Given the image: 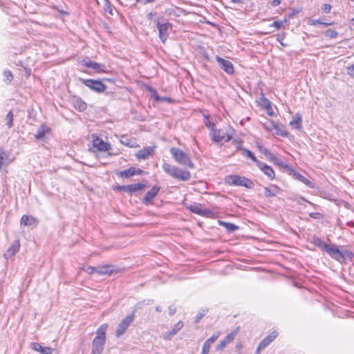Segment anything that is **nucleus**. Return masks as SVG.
I'll return each instance as SVG.
<instances>
[{"label": "nucleus", "instance_id": "nucleus-1", "mask_svg": "<svg viewBox=\"0 0 354 354\" xmlns=\"http://www.w3.org/2000/svg\"><path fill=\"white\" fill-rule=\"evenodd\" d=\"M162 169L170 176L182 181L189 180L191 178V174L189 171L184 170L167 162L163 163Z\"/></svg>", "mask_w": 354, "mask_h": 354}, {"label": "nucleus", "instance_id": "nucleus-2", "mask_svg": "<svg viewBox=\"0 0 354 354\" xmlns=\"http://www.w3.org/2000/svg\"><path fill=\"white\" fill-rule=\"evenodd\" d=\"M170 153L175 161L178 164L186 166L189 169H193L194 167V164L192 161L189 156L182 149L176 147H171L170 149Z\"/></svg>", "mask_w": 354, "mask_h": 354}, {"label": "nucleus", "instance_id": "nucleus-3", "mask_svg": "<svg viewBox=\"0 0 354 354\" xmlns=\"http://www.w3.org/2000/svg\"><path fill=\"white\" fill-rule=\"evenodd\" d=\"M225 182L230 185L243 186L248 189L254 187V183L244 177L239 175H230L225 178Z\"/></svg>", "mask_w": 354, "mask_h": 354}, {"label": "nucleus", "instance_id": "nucleus-4", "mask_svg": "<svg viewBox=\"0 0 354 354\" xmlns=\"http://www.w3.org/2000/svg\"><path fill=\"white\" fill-rule=\"evenodd\" d=\"M80 80L86 86L94 92L100 93H103L106 89V86L100 80H95L92 79H80Z\"/></svg>", "mask_w": 354, "mask_h": 354}, {"label": "nucleus", "instance_id": "nucleus-5", "mask_svg": "<svg viewBox=\"0 0 354 354\" xmlns=\"http://www.w3.org/2000/svg\"><path fill=\"white\" fill-rule=\"evenodd\" d=\"M135 318L134 313L127 315L118 324L115 331V335L118 337L122 336L127 330L129 326L133 322Z\"/></svg>", "mask_w": 354, "mask_h": 354}, {"label": "nucleus", "instance_id": "nucleus-6", "mask_svg": "<svg viewBox=\"0 0 354 354\" xmlns=\"http://www.w3.org/2000/svg\"><path fill=\"white\" fill-rule=\"evenodd\" d=\"M156 27L158 30V37L162 43H165L169 36L168 30L172 27L170 23L161 24L156 21Z\"/></svg>", "mask_w": 354, "mask_h": 354}, {"label": "nucleus", "instance_id": "nucleus-7", "mask_svg": "<svg viewBox=\"0 0 354 354\" xmlns=\"http://www.w3.org/2000/svg\"><path fill=\"white\" fill-rule=\"evenodd\" d=\"M211 136L212 137L213 141L215 142L224 143L230 141L232 138V136H230L227 133L216 129L211 133Z\"/></svg>", "mask_w": 354, "mask_h": 354}, {"label": "nucleus", "instance_id": "nucleus-8", "mask_svg": "<svg viewBox=\"0 0 354 354\" xmlns=\"http://www.w3.org/2000/svg\"><path fill=\"white\" fill-rule=\"evenodd\" d=\"M239 328L237 327L234 330H232L231 333L227 334L224 339L221 341V342L217 345L216 350L217 351H222L227 344H229L230 342H232L235 337L236 336L238 332H239Z\"/></svg>", "mask_w": 354, "mask_h": 354}, {"label": "nucleus", "instance_id": "nucleus-9", "mask_svg": "<svg viewBox=\"0 0 354 354\" xmlns=\"http://www.w3.org/2000/svg\"><path fill=\"white\" fill-rule=\"evenodd\" d=\"M145 187V184L138 183L132 185H120L117 187V189L120 191H122L128 194H132L133 192L142 190Z\"/></svg>", "mask_w": 354, "mask_h": 354}, {"label": "nucleus", "instance_id": "nucleus-10", "mask_svg": "<svg viewBox=\"0 0 354 354\" xmlns=\"http://www.w3.org/2000/svg\"><path fill=\"white\" fill-rule=\"evenodd\" d=\"M216 60L217 61L219 67L227 73L232 74L234 73V66L230 61L224 59L219 56L216 57Z\"/></svg>", "mask_w": 354, "mask_h": 354}, {"label": "nucleus", "instance_id": "nucleus-11", "mask_svg": "<svg viewBox=\"0 0 354 354\" xmlns=\"http://www.w3.org/2000/svg\"><path fill=\"white\" fill-rule=\"evenodd\" d=\"M106 339L95 337L92 343V354H101L104 350Z\"/></svg>", "mask_w": 354, "mask_h": 354}, {"label": "nucleus", "instance_id": "nucleus-12", "mask_svg": "<svg viewBox=\"0 0 354 354\" xmlns=\"http://www.w3.org/2000/svg\"><path fill=\"white\" fill-rule=\"evenodd\" d=\"M155 147H147L140 150H139L136 156L138 159L146 160L149 158V156H153L155 152Z\"/></svg>", "mask_w": 354, "mask_h": 354}, {"label": "nucleus", "instance_id": "nucleus-13", "mask_svg": "<svg viewBox=\"0 0 354 354\" xmlns=\"http://www.w3.org/2000/svg\"><path fill=\"white\" fill-rule=\"evenodd\" d=\"M327 253L330 257L339 262L344 259L343 253L334 245H330V248H328Z\"/></svg>", "mask_w": 354, "mask_h": 354}, {"label": "nucleus", "instance_id": "nucleus-14", "mask_svg": "<svg viewBox=\"0 0 354 354\" xmlns=\"http://www.w3.org/2000/svg\"><path fill=\"white\" fill-rule=\"evenodd\" d=\"M142 170L140 169H136V167H131L127 169L117 172V175L120 177H124L126 178H130L135 176L136 174H141Z\"/></svg>", "mask_w": 354, "mask_h": 354}, {"label": "nucleus", "instance_id": "nucleus-15", "mask_svg": "<svg viewBox=\"0 0 354 354\" xmlns=\"http://www.w3.org/2000/svg\"><path fill=\"white\" fill-rule=\"evenodd\" d=\"M20 247V243L19 240L15 241L7 251L4 254V257L8 259L13 257L18 251Z\"/></svg>", "mask_w": 354, "mask_h": 354}, {"label": "nucleus", "instance_id": "nucleus-16", "mask_svg": "<svg viewBox=\"0 0 354 354\" xmlns=\"http://www.w3.org/2000/svg\"><path fill=\"white\" fill-rule=\"evenodd\" d=\"M160 187L154 185L149 192L145 194L143 201L145 203H151L155 196L158 194L160 191Z\"/></svg>", "mask_w": 354, "mask_h": 354}, {"label": "nucleus", "instance_id": "nucleus-17", "mask_svg": "<svg viewBox=\"0 0 354 354\" xmlns=\"http://www.w3.org/2000/svg\"><path fill=\"white\" fill-rule=\"evenodd\" d=\"M93 146L100 151H107L111 149L109 144L104 142L99 138H96L93 140Z\"/></svg>", "mask_w": 354, "mask_h": 354}, {"label": "nucleus", "instance_id": "nucleus-18", "mask_svg": "<svg viewBox=\"0 0 354 354\" xmlns=\"http://www.w3.org/2000/svg\"><path fill=\"white\" fill-rule=\"evenodd\" d=\"M277 333L276 331L272 332L268 336L263 339V340L259 344V350H263L266 348L275 338L277 337Z\"/></svg>", "mask_w": 354, "mask_h": 354}, {"label": "nucleus", "instance_id": "nucleus-19", "mask_svg": "<svg viewBox=\"0 0 354 354\" xmlns=\"http://www.w3.org/2000/svg\"><path fill=\"white\" fill-rule=\"evenodd\" d=\"M83 65L87 68H92L98 73L105 72V66L92 61H83Z\"/></svg>", "mask_w": 354, "mask_h": 354}, {"label": "nucleus", "instance_id": "nucleus-20", "mask_svg": "<svg viewBox=\"0 0 354 354\" xmlns=\"http://www.w3.org/2000/svg\"><path fill=\"white\" fill-rule=\"evenodd\" d=\"M258 167L268 177L272 180L274 178V171L271 167L263 163L258 162Z\"/></svg>", "mask_w": 354, "mask_h": 354}, {"label": "nucleus", "instance_id": "nucleus-21", "mask_svg": "<svg viewBox=\"0 0 354 354\" xmlns=\"http://www.w3.org/2000/svg\"><path fill=\"white\" fill-rule=\"evenodd\" d=\"M183 323L181 321L178 322L176 324H175L171 331L163 334V338L167 340L171 339V337L183 328Z\"/></svg>", "mask_w": 354, "mask_h": 354}, {"label": "nucleus", "instance_id": "nucleus-22", "mask_svg": "<svg viewBox=\"0 0 354 354\" xmlns=\"http://www.w3.org/2000/svg\"><path fill=\"white\" fill-rule=\"evenodd\" d=\"M20 223L21 225L24 226H32L37 224V220L34 216L24 215L21 218Z\"/></svg>", "mask_w": 354, "mask_h": 354}, {"label": "nucleus", "instance_id": "nucleus-23", "mask_svg": "<svg viewBox=\"0 0 354 354\" xmlns=\"http://www.w3.org/2000/svg\"><path fill=\"white\" fill-rule=\"evenodd\" d=\"M280 189L274 185H270L269 187L264 188V194L267 198L275 196L279 192Z\"/></svg>", "mask_w": 354, "mask_h": 354}, {"label": "nucleus", "instance_id": "nucleus-24", "mask_svg": "<svg viewBox=\"0 0 354 354\" xmlns=\"http://www.w3.org/2000/svg\"><path fill=\"white\" fill-rule=\"evenodd\" d=\"M32 349L36 351H38L42 354H51L53 351V348L48 346H42L39 343H33L32 346Z\"/></svg>", "mask_w": 354, "mask_h": 354}, {"label": "nucleus", "instance_id": "nucleus-25", "mask_svg": "<svg viewBox=\"0 0 354 354\" xmlns=\"http://www.w3.org/2000/svg\"><path fill=\"white\" fill-rule=\"evenodd\" d=\"M73 105L75 109L79 111H83L86 110L87 107L86 103L83 101L81 98L75 97L73 100Z\"/></svg>", "mask_w": 354, "mask_h": 354}, {"label": "nucleus", "instance_id": "nucleus-26", "mask_svg": "<svg viewBox=\"0 0 354 354\" xmlns=\"http://www.w3.org/2000/svg\"><path fill=\"white\" fill-rule=\"evenodd\" d=\"M189 209L191 212L201 216H208L210 214V212H206L205 210L203 209L199 204L191 205Z\"/></svg>", "mask_w": 354, "mask_h": 354}, {"label": "nucleus", "instance_id": "nucleus-27", "mask_svg": "<svg viewBox=\"0 0 354 354\" xmlns=\"http://www.w3.org/2000/svg\"><path fill=\"white\" fill-rule=\"evenodd\" d=\"M290 125L296 129L301 128V116L299 113H296L295 118L290 122Z\"/></svg>", "mask_w": 354, "mask_h": 354}, {"label": "nucleus", "instance_id": "nucleus-28", "mask_svg": "<svg viewBox=\"0 0 354 354\" xmlns=\"http://www.w3.org/2000/svg\"><path fill=\"white\" fill-rule=\"evenodd\" d=\"M113 272V266H103L97 268V273L100 274H111Z\"/></svg>", "mask_w": 354, "mask_h": 354}, {"label": "nucleus", "instance_id": "nucleus-29", "mask_svg": "<svg viewBox=\"0 0 354 354\" xmlns=\"http://www.w3.org/2000/svg\"><path fill=\"white\" fill-rule=\"evenodd\" d=\"M107 329V325L106 324H102L101 325L96 331V336L99 337L100 338L106 339V331Z\"/></svg>", "mask_w": 354, "mask_h": 354}, {"label": "nucleus", "instance_id": "nucleus-30", "mask_svg": "<svg viewBox=\"0 0 354 354\" xmlns=\"http://www.w3.org/2000/svg\"><path fill=\"white\" fill-rule=\"evenodd\" d=\"M295 176L297 180H300L305 185H308L309 187H311V188L314 187L313 183L310 180H309L308 178H306L305 176H302L301 174H300L299 173H296L295 174Z\"/></svg>", "mask_w": 354, "mask_h": 354}, {"label": "nucleus", "instance_id": "nucleus-31", "mask_svg": "<svg viewBox=\"0 0 354 354\" xmlns=\"http://www.w3.org/2000/svg\"><path fill=\"white\" fill-rule=\"evenodd\" d=\"M242 154L248 158H251L254 162H255L257 163V165L258 166V162H261L260 161H259L256 156H254V154L250 150L248 149H242Z\"/></svg>", "mask_w": 354, "mask_h": 354}, {"label": "nucleus", "instance_id": "nucleus-32", "mask_svg": "<svg viewBox=\"0 0 354 354\" xmlns=\"http://www.w3.org/2000/svg\"><path fill=\"white\" fill-rule=\"evenodd\" d=\"M204 123L206 127H209L211 129V133L216 130L215 124L214 122L210 121L209 115H204Z\"/></svg>", "mask_w": 354, "mask_h": 354}, {"label": "nucleus", "instance_id": "nucleus-33", "mask_svg": "<svg viewBox=\"0 0 354 354\" xmlns=\"http://www.w3.org/2000/svg\"><path fill=\"white\" fill-rule=\"evenodd\" d=\"M221 223L225 226L228 232H234L239 228L238 226L231 223L221 222Z\"/></svg>", "mask_w": 354, "mask_h": 354}, {"label": "nucleus", "instance_id": "nucleus-34", "mask_svg": "<svg viewBox=\"0 0 354 354\" xmlns=\"http://www.w3.org/2000/svg\"><path fill=\"white\" fill-rule=\"evenodd\" d=\"M273 133L276 135H279V136H287V132L286 131V130H284L282 127L277 125V124H276V128H274Z\"/></svg>", "mask_w": 354, "mask_h": 354}, {"label": "nucleus", "instance_id": "nucleus-35", "mask_svg": "<svg viewBox=\"0 0 354 354\" xmlns=\"http://www.w3.org/2000/svg\"><path fill=\"white\" fill-rule=\"evenodd\" d=\"M286 19H284L283 21H275L272 24H271L269 27H274L276 29H279L281 27L284 26V24L286 23Z\"/></svg>", "mask_w": 354, "mask_h": 354}, {"label": "nucleus", "instance_id": "nucleus-36", "mask_svg": "<svg viewBox=\"0 0 354 354\" xmlns=\"http://www.w3.org/2000/svg\"><path fill=\"white\" fill-rule=\"evenodd\" d=\"M324 35L325 37H329V38H335L337 37L338 33L337 31L334 30H332V29H328L327 30H326L324 32Z\"/></svg>", "mask_w": 354, "mask_h": 354}, {"label": "nucleus", "instance_id": "nucleus-37", "mask_svg": "<svg viewBox=\"0 0 354 354\" xmlns=\"http://www.w3.org/2000/svg\"><path fill=\"white\" fill-rule=\"evenodd\" d=\"M3 76L5 77V81L6 82L7 84L10 83L13 79V75H12L11 71H10L8 70L5 71L3 72Z\"/></svg>", "mask_w": 354, "mask_h": 354}, {"label": "nucleus", "instance_id": "nucleus-38", "mask_svg": "<svg viewBox=\"0 0 354 354\" xmlns=\"http://www.w3.org/2000/svg\"><path fill=\"white\" fill-rule=\"evenodd\" d=\"M264 127L268 131L274 132V128H276V124L272 121H269L264 124Z\"/></svg>", "mask_w": 354, "mask_h": 354}, {"label": "nucleus", "instance_id": "nucleus-39", "mask_svg": "<svg viewBox=\"0 0 354 354\" xmlns=\"http://www.w3.org/2000/svg\"><path fill=\"white\" fill-rule=\"evenodd\" d=\"M6 121L7 125L8 128H11L12 127L13 122V113L12 111H9L6 115Z\"/></svg>", "mask_w": 354, "mask_h": 354}, {"label": "nucleus", "instance_id": "nucleus-40", "mask_svg": "<svg viewBox=\"0 0 354 354\" xmlns=\"http://www.w3.org/2000/svg\"><path fill=\"white\" fill-rule=\"evenodd\" d=\"M45 135V130L43 127H41L40 129L37 130V132L35 135V138L37 140H41L44 137Z\"/></svg>", "mask_w": 354, "mask_h": 354}, {"label": "nucleus", "instance_id": "nucleus-41", "mask_svg": "<svg viewBox=\"0 0 354 354\" xmlns=\"http://www.w3.org/2000/svg\"><path fill=\"white\" fill-rule=\"evenodd\" d=\"M211 345H212V344L206 340L203 344V346L202 348V351L203 353H208L209 352Z\"/></svg>", "mask_w": 354, "mask_h": 354}, {"label": "nucleus", "instance_id": "nucleus-42", "mask_svg": "<svg viewBox=\"0 0 354 354\" xmlns=\"http://www.w3.org/2000/svg\"><path fill=\"white\" fill-rule=\"evenodd\" d=\"M220 333L218 332L214 333L212 336L207 339V342H210L212 344L214 343L216 339L218 338Z\"/></svg>", "mask_w": 354, "mask_h": 354}, {"label": "nucleus", "instance_id": "nucleus-43", "mask_svg": "<svg viewBox=\"0 0 354 354\" xmlns=\"http://www.w3.org/2000/svg\"><path fill=\"white\" fill-rule=\"evenodd\" d=\"M7 158V154L6 152L0 148V169H1V165L3 161Z\"/></svg>", "mask_w": 354, "mask_h": 354}, {"label": "nucleus", "instance_id": "nucleus-44", "mask_svg": "<svg viewBox=\"0 0 354 354\" xmlns=\"http://www.w3.org/2000/svg\"><path fill=\"white\" fill-rule=\"evenodd\" d=\"M261 100H262V102H263V105L264 106V107H265L266 109H269V108H270V107H271L270 102L268 99H266V97H262L261 98Z\"/></svg>", "mask_w": 354, "mask_h": 354}, {"label": "nucleus", "instance_id": "nucleus-45", "mask_svg": "<svg viewBox=\"0 0 354 354\" xmlns=\"http://www.w3.org/2000/svg\"><path fill=\"white\" fill-rule=\"evenodd\" d=\"M346 70H347V74L350 77L354 78V65H351V66H348Z\"/></svg>", "mask_w": 354, "mask_h": 354}, {"label": "nucleus", "instance_id": "nucleus-46", "mask_svg": "<svg viewBox=\"0 0 354 354\" xmlns=\"http://www.w3.org/2000/svg\"><path fill=\"white\" fill-rule=\"evenodd\" d=\"M85 271L91 274H93L95 272H97V268H95V267H93V266H88L86 269H85Z\"/></svg>", "mask_w": 354, "mask_h": 354}, {"label": "nucleus", "instance_id": "nucleus-47", "mask_svg": "<svg viewBox=\"0 0 354 354\" xmlns=\"http://www.w3.org/2000/svg\"><path fill=\"white\" fill-rule=\"evenodd\" d=\"M322 10L324 12L328 13L331 10V6L330 4L325 3L322 6Z\"/></svg>", "mask_w": 354, "mask_h": 354}, {"label": "nucleus", "instance_id": "nucleus-48", "mask_svg": "<svg viewBox=\"0 0 354 354\" xmlns=\"http://www.w3.org/2000/svg\"><path fill=\"white\" fill-rule=\"evenodd\" d=\"M154 95H153V97L156 99V101L158 102H161V101H170V99L169 98H167V97H160L156 93V91H154Z\"/></svg>", "mask_w": 354, "mask_h": 354}, {"label": "nucleus", "instance_id": "nucleus-49", "mask_svg": "<svg viewBox=\"0 0 354 354\" xmlns=\"http://www.w3.org/2000/svg\"><path fill=\"white\" fill-rule=\"evenodd\" d=\"M205 312L203 310V312H199L196 317L195 322L198 323L200 320L205 316Z\"/></svg>", "mask_w": 354, "mask_h": 354}, {"label": "nucleus", "instance_id": "nucleus-50", "mask_svg": "<svg viewBox=\"0 0 354 354\" xmlns=\"http://www.w3.org/2000/svg\"><path fill=\"white\" fill-rule=\"evenodd\" d=\"M330 245L326 244L325 242H322V244L319 246V248L327 252L328 248H330Z\"/></svg>", "mask_w": 354, "mask_h": 354}, {"label": "nucleus", "instance_id": "nucleus-51", "mask_svg": "<svg viewBox=\"0 0 354 354\" xmlns=\"http://www.w3.org/2000/svg\"><path fill=\"white\" fill-rule=\"evenodd\" d=\"M168 310H169V314L170 315H173L176 313V307L174 305H171L169 306Z\"/></svg>", "mask_w": 354, "mask_h": 354}, {"label": "nucleus", "instance_id": "nucleus-52", "mask_svg": "<svg viewBox=\"0 0 354 354\" xmlns=\"http://www.w3.org/2000/svg\"><path fill=\"white\" fill-rule=\"evenodd\" d=\"M128 139L125 137H122V140H121V142L123 144V145H125L127 146H129V147H133L131 145H130L128 142Z\"/></svg>", "mask_w": 354, "mask_h": 354}, {"label": "nucleus", "instance_id": "nucleus-53", "mask_svg": "<svg viewBox=\"0 0 354 354\" xmlns=\"http://www.w3.org/2000/svg\"><path fill=\"white\" fill-rule=\"evenodd\" d=\"M105 11L108 12L109 14L113 15V8H111V5H107L105 8Z\"/></svg>", "mask_w": 354, "mask_h": 354}, {"label": "nucleus", "instance_id": "nucleus-54", "mask_svg": "<svg viewBox=\"0 0 354 354\" xmlns=\"http://www.w3.org/2000/svg\"><path fill=\"white\" fill-rule=\"evenodd\" d=\"M310 24L313 25V26L318 25V24L322 25V21H321L320 19H315V20L312 21Z\"/></svg>", "mask_w": 354, "mask_h": 354}, {"label": "nucleus", "instance_id": "nucleus-55", "mask_svg": "<svg viewBox=\"0 0 354 354\" xmlns=\"http://www.w3.org/2000/svg\"><path fill=\"white\" fill-rule=\"evenodd\" d=\"M281 3V1L280 0H273L272 2H271V5L273 6V7H276L277 6H279Z\"/></svg>", "mask_w": 354, "mask_h": 354}, {"label": "nucleus", "instance_id": "nucleus-56", "mask_svg": "<svg viewBox=\"0 0 354 354\" xmlns=\"http://www.w3.org/2000/svg\"><path fill=\"white\" fill-rule=\"evenodd\" d=\"M136 1H140L141 2L142 4H147L148 3H153L155 1V0H136Z\"/></svg>", "mask_w": 354, "mask_h": 354}, {"label": "nucleus", "instance_id": "nucleus-57", "mask_svg": "<svg viewBox=\"0 0 354 354\" xmlns=\"http://www.w3.org/2000/svg\"><path fill=\"white\" fill-rule=\"evenodd\" d=\"M323 241H322L320 239H315L314 241V243L319 248V246L322 244Z\"/></svg>", "mask_w": 354, "mask_h": 354}, {"label": "nucleus", "instance_id": "nucleus-58", "mask_svg": "<svg viewBox=\"0 0 354 354\" xmlns=\"http://www.w3.org/2000/svg\"><path fill=\"white\" fill-rule=\"evenodd\" d=\"M156 15V13L149 12L147 15V17L149 20H152L153 17Z\"/></svg>", "mask_w": 354, "mask_h": 354}, {"label": "nucleus", "instance_id": "nucleus-59", "mask_svg": "<svg viewBox=\"0 0 354 354\" xmlns=\"http://www.w3.org/2000/svg\"><path fill=\"white\" fill-rule=\"evenodd\" d=\"M334 24H335V22H328V21L324 22V21H322V25L326 26H333Z\"/></svg>", "mask_w": 354, "mask_h": 354}, {"label": "nucleus", "instance_id": "nucleus-60", "mask_svg": "<svg viewBox=\"0 0 354 354\" xmlns=\"http://www.w3.org/2000/svg\"><path fill=\"white\" fill-rule=\"evenodd\" d=\"M231 2L234 3H243V0H231Z\"/></svg>", "mask_w": 354, "mask_h": 354}, {"label": "nucleus", "instance_id": "nucleus-61", "mask_svg": "<svg viewBox=\"0 0 354 354\" xmlns=\"http://www.w3.org/2000/svg\"><path fill=\"white\" fill-rule=\"evenodd\" d=\"M351 28H354V19L351 21Z\"/></svg>", "mask_w": 354, "mask_h": 354}, {"label": "nucleus", "instance_id": "nucleus-62", "mask_svg": "<svg viewBox=\"0 0 354 354\" xmlns=\"http://www.w3.org/2000/svg\"><path fill=\"white\" fill-rule=\"evenodd\" d=\"M277 40L280 42V44L283 46H285L286 45L283 43V41H281L279 38L278 37Z\"/></svg>", "mask_w": 354, "mask_h": 354}, {"label": "nucleus", "instance_id": "nucleus-63", "mask_svg": "<svg viewBox=\"0 0 354 354\" xmlns=\"http://www.w3.org/2000/svg\"><path fill=\"white\" fill-rule=\"evenodd\" d=\"M156 310L157 312H160V311H161V309H160V308L159 306H156Z\"/></svg>", "mask_w": 354, "mask_h": 354}, {"label": "nucleus", "instance_id": "nucleus-64", "mask_svg": "<svg viewBox=\"0 0 354 354\" xmlns=\"http://www.w3.org/2000/svg\"><path fill=\"white\" fill-rule=\"evenodd\" d=\"M260 351H261V350H259V346H258V347H257V351H256L255 354H260Z\"/></svg>", "mask_w": 354, "mask_h": 354}]
</instances>
